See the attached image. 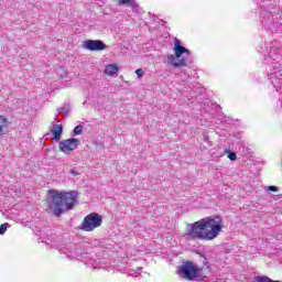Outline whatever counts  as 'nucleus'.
<instances>
[{"instance_id":"1","label":"nucleus","mask_w":282,"mask_h":282,"mask_svg":"<svg viewBox=\"0 0 282 282\" xmlns=\"http://www.w3.org/2000/svg\"><path fill=\"white\" fill-rule=\"evenodd\" d=\"M98 240H94L89 245L67 243L52 245L53 248L58 250L59 254L65 256L68 261H82L85 265L98 270L102 268V249L98 247Z\"/></svg>"},{"instance_id":"2","label":"nucleus","mask_w":282,"mask_h":282,"mask_svg":"<svg viewBox=\"0 0 282 282\" xmlns=\"http://www.w3.org/2000/svg\"><path fill=\"white\" fill-rule=\"evenodd\" d=\"M186 239H199L200 241H213L224 230V219L219 216H209L187 226Z\"/></svg>"},{"instance_id":"3","label":"nucleus","mask_w":282,"mask_h":282,"mask_svg":"<svg viewBox=\"0 0 282 282\" xmlns=\"http://www.w3.org/2000/svg\"><path fill=\"white\" fill-rule=\"evenodd\" d=\"M76 192H58L56 189L48 191V210L55 217H61L65 210H72L76 206Z\"/></svg>"},{"instance_id":"4","label":"nucleus","mask_w":282,"mask_h":282,"mask_svg":"<svg viewBox=\"0 0 282 282\" xmlns=\"http://www.w3.org/2000/svg\"><path fill=\"white\" fill-rule=\"evenodd\" d=\"M174 54L169 55L166 58L167 65H172V67H191V51L182 45L180 40H175L174 42Z\"/></svg>"},{"instance_id":"5","label":"nucleus","mask_w":282,"mask_h":282,"mask_svg":"<svg viewBox=\"0 0 282 282\" xmlns=\"http://www.w3.org/2000/svg\"><path fill=\"white\" fill-rule=\"evenodd\" d=\"M178 274L183 279H187V281H202L206 279L204 269H199L195 263L188 261L178 268Z\"/></svg>"},{"instance_id":"6","label":"nucleus","mask_w":282,"mask_h":282,"mask_svg":"<svg viewBox=\"0 0 282 282\" xmlns=\"http://www.w3.org/2000/svg\"><path fill=\"white\" fill-rule=\"evenodd\" d=\"M100 226H102V216L98 213H90L84 218L79 228L85 232H94V230L100 228Z\"/></svg>"},{"instance_id":"7","label":"nucleus","mask_w":282,"mask_h":282,"mask_svg":"<svg viewBox=\"0 0 282 282\" xmlns=\"http://www.w3.org/2000/svg\"><path fill=\"white\" fill-rule=\"evenodd\" d=\"M268 76L276 91H282V69L279 62L271 63V66H269Z\"/></svg>"},{"instance_id":"8","label":"nucleus","mask_w":282,"mask_h":282,"mask_svg":"<svg viewBox=\"0 0 282 282\" xmlns=\"http://www.w3.org/2000/svg\"><path fill=\"white\" fill-rule=\"evenodd\" d=\"M79 142L80 141L76 138L63 140L59 142V151H62V153H65L66 155H69L72 151H76V149H78Z\"/></svg>"},{"instance_id":"9","label":"nucleus","mask_w":282,"mask_h":282,"mask_svg":"<svg viewBox=\"0 0 282 282\" xmlns=\"http://www.w3.org/2000/svg\"><path fill=\"white\" fill-rule=\"evenodd\" d=\"M83 47L84 50H89V52H102L107 45L100 40H86Z\"/></svg>"},{"instance_id":"10","label":"nucleus","mask_w":282,"mask_h":282,"mask_svg":"<svg viewBox=\"0 0 282 282\" xmlns=\"http://www.w3.org/2000/svg\"><path fill=\"white\" fill-rule=\"evenodd\" d=\"M119 6H126L132 9V12L135 14H140L142 12V8L138 4L135 0H118Z\"/></svg>"},{"instance_id":"11","label":"nucleus","mask_w":282,"mask_h":282,"mask_svg":"<svg viewBox=\"0 0 282 282\" xmlns=\"http://www.w3.org/2000/svg\"><path fill=\"white\" fill-rule=\"evenodd\" d=\"M51 132L53 133V140H61V135H63V124H54Z\"/></svg>"},{"instance_id":"12","label":"nucleus","mask_w":282,"mask_h":282,"mask_svg":"<svg viewBox=\"0 0 282 282\" xmlns=\"http://www.w3.org/2000/svg\"><path fill=\"white\" fill-rule=\"evenodd\" d=\"M119 69L120 68H118V65L109 64L105 68V74H107V76H113V75L118 74Z\"/></svg>"},{"instance_id":"13","label":"nucleus","mask_w":282,"mask_h":282,"mask_svg":"<svg viewBox=\"0 0 282 282\" xmlns=\"http://www.w3.org/2000/svg\"><path fill=\"white\" fill-rule=\"evenodd\" d=\"M276 58H279V52L274 47H271L269 56L264 58V62L270 63V61H276Z\"/></svg>"},{"instance_id":"14","label":"nucleus","mask_w":282,"mask_h":282,"mask_svg":"<svg viewBox=\"0 0 282 282\" xmlns=\"http://www.w3.org/2000/svg\"><path fill=\"white\" fill-rule=\"evenodd\" d=\"M253 282H281V281L272 280L265 275H258L253 278Z\"/></svg>"},{"instance_id":"15","label":"nucleus","mask_w":282,"mask_h":282,"mask_svg":"<svg viewBox=\"0 0 282 282\" xmlns=\"http://www.w3.org/2000/svg\"><path fill=\"white\" fill-rule=\"evenodd\" d=\"M8 127V119L6 117L0 116V133H3V129Z\"/></svg>"},{"instance_id":"16","label":"nucleus","mask_w":282,"mask_h":282,"mask_svg":"<svg viewBox=\"0 0 282 282\" xmlns=\"http://www.w3.org/2000/svg\"><path fill=\"white\" fill-rule=\"evenodd\" d=\"M225 153H228V160H230L231 162H235V160H237V153L231 152L229 150H225Z\"/></svg>"},{"instance_id":"17","label":"nucleus","mask_w":282,"mask_h":282,"mask_svg":"<svg viewBox=\"0 0 282 282\" xmlns=\"http://www.w3.org/2000/svg\"><path fill=\"white\" fill-rule=\"evenodd\" d=\"M75 135H82L83 134V126H76L74 129Z\"/></svg>"},{"instance_id":"18","label":"nucleus","mask_w":282,"mask_h":282,"mask_svg":"<svg viewBox=\"0 0 282 282\" xmlns=\"http://www.w3.org/2000/svg\"><path fill=\"white\" fill-rule=\"evenodd\" d=\"M8 223H6V224H2L1 226H0V235H6V230H8Z\"/></svg>"},{"instance_id":"19","label":"nucleus","mask_w":282,"mask_h":282,"mask_svg":"<svg viewBox=\"0 0 282 282\" xmlns=\"http://www.w3.org/2000/svg\"><path fill=\"white\" fill-rule=\"evenodd\" d=\"M135 74H137L138 78H142V76H144V70L142 68H138L135 70Z\"/></svg>"},{"instance_id":"20","label":"nucleus","mask_w":282,"mask_h":282,"mask_svg":"<svg viewBox=\"0 0 282 282\" xmlns=\"http://www.w3.org/2000/svg\"><path fill=\"white\" fill-rule=\"evenodd\" d=\"M141 270H142V268H138L135 271H132V273H130V276H138V274H140Z\"/></svg>"},{"instance_id":"21","label":"nucleus","mask_w":282,"mask_h":282,"mask_svg":"<svg viewBox=\"0 0 282 282\" xmlns=\"http://www.w3.org/2000/svg\"><path fill=\"white\" fill-rule=\"evenodd\" d=\"M268 191H271V193H276V191H279V188L274 185H271L268 187Z\"/></svg>"},{"instance_id":"22","label":"nucleus","mask_w":282,"mask_h":282,"mask_svg":"<svg viewBox=\"0 0 282 282\" xmlns=\"http://www.w3.org/2000/svg\"><path fill=\"white\" fill-rule=\"evenodd\" d=\"M70 175H74L76 177V175H80V173H78V171L76 170H70L69 171Z\"/></svg>"},{"instance_id":"23","label":"nucleus","mask_w":282,"mask_h":282,"mask_svg":"<svg viewBox=\"0 0 282 282\" xmlns=\"http://www.w3.org/2000/svg\"><path fill=\"white\" fill-rule=\"evenodd\" d=\"M64 113H65V116H67L68 111H65Z\"/></svg>"}]
</instances>
